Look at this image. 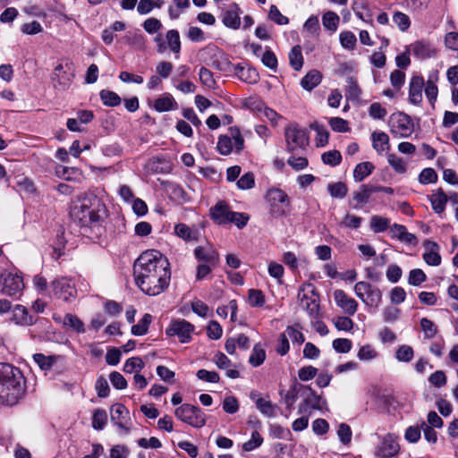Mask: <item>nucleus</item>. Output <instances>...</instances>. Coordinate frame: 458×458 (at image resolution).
Listing matches in <instances>:
<instances>
[{"mask_svg": "<svg viewBox=\"0 0 458 458\" xmlns=\"http://www.w3.org/2000/svg\"><path fill=\"white\" fill-rule=\"evenodd\" d=\"M136 285L149 296L164 293L171 281V265L160 251L148 250L142 252L133 264Z\"/></svg>", "mask_w": 458, "mask_h": 458, "instance_id": "nucleus-1", "label": "nucleus"}, {"mask_svg": "<svg viewBox=\"0 0 458 458\" xmlns=\"http://www.w3.org/2000/svg\"><path fill=\"white\" fill-rule=\"evenodd\" d=\"M106 212L102 199L94 193L87 192L72 201L70 216L85 232L88 229L99 231Z\"/></svg>", "mask_w": 458, "mask_h": 458, "instance_id": "nucleus-2", "label": "nucleus"}, {"mask_svg": "<svg viewBox=\"0 0 458 458\" xmlns=\"http://www.w3.org/2000/svg\"><path fill=\"white\" fill-rule=\"evenodd\" d=\"M26 393V379L21 370L9 363H0V403L13 406Z\"/></svg>", "mask_w": 458, "mask_h": 458, "instance_id": "nucleus-3", "label": "nucleus"}, {"mask_svg": "<svg viewBox=\"0 0 458 458\" xmlns=\"http://www.w3.org/2000/svg\"><path fill=\"white\" fill-rule=\"evenodd\" d=\"M297 298L301 308L308 313L311 320L320 318L319 296L311 283H304L300 286Z\"/></svg>", "mask_w": 458, "mask_h": 458, "instance_id": "nucleus-4", "label": "nucleus"}, {"mask_svg": "<svg viewBox=\"0 0 458 458\" xmlns=\"http://www.w3.org/2000/svg\"><path fill=\"white\" fill-rule=\"evenodd\" d=\"M286 149L291 154H301L309 145V134L305 128L291 123L284 128Z\"/></svg>", "mask_w": 458, "mask_h": 458, "instance_id": "nucleus-5", "label": "nucleus"}, {"mask_svg": "<svg viewBox=\"0 0 458 458\" xmlns=\"http://www.w3.org/2000/svg\"><path fill=\"white\" fill-rule=\"evenodd\" d=\"M302 401L299 404L298 412L300 414H310L312 411H328L327 403L321 395H318L310 386H304Z\"/></svg>", "mask_w": 458, "mask_h": 458, "instance_id": "nucleus-6", "label": "nucleus"}, {"mask_svg": "<svg viewBox=\"0 0 458 458\" xmlns=\"http://www.w3.org/2000/svg\"><path fill=\"white\" fill-rule=\"evenodd\" d=\"M23 288L22 277L18 273L10 271L0 273V289L2 293L11 297H17L21 295Z\"/></svg>", "mask_w": 458, "mask_h": 458, "instance_id": "nucleus-7", "label": "nucleus"}, {"mask_svg": "<svg viewBox=\"0 0 458 458\" xmlns=\"http://www.w3.org/2000/svg\"><path fill=\"white\" fill-rule=\"evenodd\" d=\"M389 125L391 133L399 138L410 137L414 131L411 117L403 113L393 114L390 116Z\"/></svg>", "mask_w": 458, "mask_h": 458, "instance_id": "nucleus-8", "label": "nucleus"}, {"mask_svg": "<svg viewBox=\"0 0 458 458\" xmlns=\"http://www.w3.org/2000/svg\"><path fill=\"white\" fill-rule=\"evenodd\" d=\"M175 416L182 421L196 428L205 425V417L201 410L191 404H183L175 410Z\"/></svg>", "mask_w": 458, "mask_h": 458, "instance_id": "nucleus-9", "label": "nucleus"}, {"mask_svg": "<svg viewBox=\"0 0 458 458\" xmlns=\"http://www.w3.org/2000/svg\"><path fill=\"white\" fill-rule=\"evenodd\" d=\"M51 287L54 295L64 301H72L76 297L75 285L66 277L56 278L52 282Z\"/></svg>", "mask_w": 458, "mask_h": 458, "instance_id": "nucleus-10", "label": "nucleus"}, {"mask_svg": "<svg viewBox=\"0 0 458 458\" xmlns=\"http://www.w3.org/2000/svg\"><path fill=\"white\" fill-rule=\"evenodd\" d=\"M267 199L270 203V212L277 216H284V207L290 204L287 194L280 189H271L267 193Z\"/></svg>", "mask_w": 458, "mask_h": 458, "instance_id": "nucleus-11", "label": "nucleus"}, {"mask_svg": "<svg viewBox=\"0 0 458 458\" xmlns=\"http://www.w3.org/2000/svg\"><path fill=\"white\" fill-rule=\"evenodd\" d=\"M194 327L184 319L174 320L166 329V334L176 335L181 343H189L191 340V334Z\"/></svg>", "mask_w": 458, "mask_h": 458, "instance_id": "nucleus-12", "label": "nucleus"}, {"mask_svg": "<svg viewBox=\"0 0 458 458\" xmlns=\"http://www.w3.org/2000/svg\"><path fill=\"white\" fill-rule=\"evenodd\" d=\"M111 421L115 424L120 431L127 434L130 431V413L129 410L121 403H115L110 410Z\"/></svg>", "mask_w": 458, "mask_h": 458, "instance_id": "nucleus-13", "label": "nucleus"}, {"mask_svg": "<svg viewBox=\"0 0 458 458\" xmlns=\"http://www.w3.org/2000/svg\"><path fill=\"white\" fill-rule=\"evenodd\" d=\"M400 451V445L397 437L394 435H386L380 445L378 446L376 454L380 458H389L395 456Z\"/></svg>", "mask_w": 458, "mask_h": 458, "instance_id": "nucleus-14", "label": "nucleus"}, {"mask_svg": "<svg viewBox=\"0 0 458 458\" xmlns=\"http://www.w3.org/2000/svg\"><path fill=\"white\" fill-rule=\"evenodd\" d=\"M334 300L335 304L349 316H352L356 313L358 302L353 298L348 296L344 290H335Z\"/></svg>", "mask_w": 458, "mask_h": 458, "instance_id": "nucleus-15", "label": "nucleus"}, {"mask_svg": "<svg viewBox=\"0 0 458 458\" xmlns=\"http://www.w3.org/2000/svg\"><path fill=\"white\" fill-rule=\"evenodd\" d=\"M250 398L255 402L257 409L265 416L274 418L276 416L277 406L273 404L269 399L260 397L257 391L250 394Z\"/></svg>", "mask_w": 458, "mask_h": 458, "instance_id": "nucleus-16", "label": "nucleus"}, {"mask_svg": "<svg viewBox=\"0 0 458 458\" xmlns=\"http://www.w3.org/2000/svg\"><path fill=\"white\" fill-rule=\"evenodd\" d=\"M423 245L425 248V251L423 253L424 261L429 266H439L442 260L439 254V245L429 240H426Z\"/></svg>", "mask_w": 458, "mask_h": 458, "instance_id": "nucleus-17", "label": "nucleus"}, {"mask_svg": "<svg viewBox=\"0 0 458 458\" xmlns=\"http://www.w3.org/2000/svg\"><path fill=\"white\" fill-rule=\"evenodd\" d=\"M211 219L216 225H225L229 222V207L225 200L218 201L209 210Z\"/></svg>", "mask_w": 458, "mask_h": 458, "instance_id": "nucleus-18", "label": "nucleus"}, {"mask_svg": "<svg viewBox=\"0 0 458 458\" xmlns=\"http://www.w3.org/2000/svg\"><path fill=\"white\" fill-rule=\"evenodd\" d=\"M425 86L424 79L420 76H413L409 86V100L414 105L422 101V89Z\"/></svg>", "mask_w": 458, "mask_h": 458, "instance_id": "nucleus-19", "label": "nucleus"}, {"mask_svg": "<svg viewBox=\"0 0 458 458\" xmlns=\"http://www.w3.org/2000/svg\"><path fill=\"white\" fill-rule=\"evenodd\" d=\"M11 319L17 325L30 326L34 323V318L29 314L27 309L22 305H15L12 310Z\"/></svg>", "mask_w": 458, "mask_h": 458, "instance_id": "nucleus-20", "label": "nucleus"}, {"mask_svg": "<svg viewBox=\"0 0 458 458\" xmlns=\"http://www.w3.org/2000/svg\"><path fill=\"white\" fill-rule=\"evenodd\" d=\"M195 256L199 261L216 265L218 261V254L212 247H198L195 249Z\"/></svg>", "mask_w": 458, "mask_h": 458, "instance_id": "nucleus-21", "label": "nucleus"}, {"mask_svg": "<svg viewBox=\"0 0 458 458\" xmlns=\"http://www.w3.org/2000/svg\"><path fill=\"white\" fill-rule=\"evenodd\" d=\"M428 199L431 203L432 209L436 213L441 214L445 211V205L448 201V196L444 192V191L441 188L434 191L428 197Z\"/></svg>", "mask_w": 458, "mask_h": 458, "instance_id": "nucleus-22", "label": "nucleus"}, {"mask_svg": "<svg viewBox=\"0 0 458 458\" xmlns=\"http://www.w3.org/2000/svg\"><path fill=\"white\" fill-rule=\"evenodd\" d=\"M413 55L420 58H430L436 55V50L432 45L425 41H416L411 45Z\"/></svg>", "mask_w": 458, "mask_h": 458, "instance_id": "nucleus-23", "label": "nucleus"}, {"mask_svg": "<svg viewBox=\"0 0 458 458\" xmlns=\"http://www.w3.org/2000/svg\"><path fill=\"white\" fill-rule=\"evenodd\" d=\"M53 318L55 321H62L64 327L72 328L77 333H84L85 331L83 322L76 315L68 313L63 319L61 316L56 315H54Z\"/></svg>", "mask_w": 458, "mask_h": 458, "instance_id": "nucleus-24", "label": "nucleus"}, {"mask_svg": "<svg viewBox=\"0 0 458 458\" xmlns=\"http://www.w3.org/2000/svg\"><path fill=\"white\" fill-rule=\"evenodd\" d=\"M234 75L241 81L250 84L256 83L259 78V73L255 69L241 65H236L234 67Z\"/></svg>", "mask_w": 458, "mask_h": 458, "instance_id": "nucleus-25", "label": "nucleus"}, {"mask_svg": "<svg viewBox=\"0 0 458 458\" xmlns=\"http://www.w3.org/2000/svg\"><path fill=\"white\" fill-rule=\"evenodd\" d=\"M154 108L157 112H167L177 108V102L169 93H164L155 100Z\"/></svg>", "mask_w": 458, "mask_h": 458, "instance_id": "nucleus-26", "label": "nucleus"}, {"mask_svg": "<svg viewBox=\"0 0 458 458\" xmlns=\"http://www.w3.org/2000/svg\"><path fill=\"white\" fill-rule=\"evenodd\" d=\"M166 50L170 49L175 55V59L179 58L181 51L180 34L176 30H170L165 33Z\"/></svg>", "mask_w": 458, "mask_h": 458, "instance_id": "nucleus-27", "label": "nucleus"}, {"mask_svg": "<svg viewBox=\"0 0 458 458\" xmlns=\"http://www.w3.org/2000/svg\"><path fill=\"white\" fill-rule=\"evenodd\" d=\"M301 387H304V385H301L299 383L293 384L289 388V390L286 392V394L284 397V402L286 408L288 409L289 411H291V410L293 408V405H294L295 402L297 401V399L299 397L301 398V396H302L303 389H301Z\"/></svg>", "mask_w": 458, "mask_h": 458, "instance_id": "nucleus-28", "label": "nucleus"}, {"mask_svg": "<svg viewBox=\"0 0 458 458\" xmlns=\"http://www.w3.org/2000/svg\"><path fill=\"white\" fill-rule=\"evenodd\" d=\"M373 148L378 153L382 154L384 151L388 150L389 137L386 132H373L371 135Z\"/></svg>", "mask_w": 458, "mask_h": 458, "instance_id": "nucleus-29", "label": "nucleus"}, {"mask_svg": "<svg viewBox=\"0 0 458 458\" xmlns=\"http://www.w3.org/2000/svg\"><path fill=\"white\" fill-rule=\"evenodd\" d=\"M321 81L322 74L317 70H311L301 79V85L304 89L311 91Z\"/></svg>", "mask_w": 458, "mask_h": 458, "instance_id": "nucleus-30", "label": "nucleus"}, {"mask_svg": "<svg viewBox=\"0 0 458 458\" xmlns=\"http://www.w3.org/2000/svg\"><path fill=\"white\" fill-rule=\"evenodd\" d=\"M373 193H375L374 185L362 184L360 186L358 191L353 192V199L356 201L357 205L366 204L369 202V199Z\"/></svg>", "mask_w": 458, "mask_h": 458, "instance_id": "nucleus-31", "label": "nucleus"}, {"mask_svg": "<svg viewBox=\"0 0 458 458\" xmlns=\"http://www.w3.org/2000/svg\"><path fill=\"white\" fill-rule=\"evenodd\" d=\"M289 64L294 71H301L303 66L304 58L301 47L299 45L294 46L288 54Z\"/></svg>", "mask_w": 458, "mask_h": 458, "instance_id": "nucleus-32", "label": "nucleus"}, {"mask_svg": "<svg viewBox=\"0 0 458 458\" xmlns=\"http://www.w3.org/2000/svg\"><path fill=\"white\" fill-rule=\"evenodd\" d=\"M375 166L371 162L365 161L358 164L353 171V179L355 182H361L369 176L374 170Z\"/></svg>", "mask_w": 458, "mask_h": 458, "instance_id": "nucleus-33", "label": "nucleus"}, {"mask_svg": "<svg viewBox=\"0 0 458 458\" xmlns=\"http://www.w3.org/2000/svg\"><path fill=\"white\" fill-rule=\"evenodd\" d=\"M244 148V139L238 127H231V152L240 153Z\"/></svg>", "mask_w": 458, "mask_h": 458, "instance_id": "nucleus-34", "label": "nucleus"}, {"mask_svg": "<svg viewBox=\"0 0 458 458\" xmlns=\"http://www.w3.org/2000/svg\"><path fill=\"white\" fill-rule=\"evenodd\" d=\"M339 21V16L332 11L325 13L322 17V24L324 28L332 32H335L337 30Z\"/></svg>", "mask_w": 458, "mask_h": 458, "instance_id": "nucleus-35", "label": "nucleus"}, {"mask_svg": "<svg viewBox=\"0 0 458 458\" xmlns=\"http://www.w3.org/2000/svg\"><path fill=\"white\" fill-rule=\"evenodd\" d=\"M99 95L103 104L106 106H117L122 102L117 93L108 89H102Z\"/></svg>", "mask_w": 458, "mask_h": 458, "instance_id": "nucleus-36", "label": "nucleus"}, {"mask_svg": "<svg viewBox=\"0 0 458 458\" xmlns=\"http://www.w3.org/2000/svg\"><path fill=\"white\" fill-rule=\"evenodd\" d=\"M377 287L373 286L368 282L360 281L355 284L354 285V293L359 299L362 301H365V298L370 294V293L377 290Z\"/></svg>", "mask_w": 458, "mask_h": 458, "instance_id": "nucleus-37", "label": "nucleus"}, {"mask_svg": "<svg viewBox=\"0 0 458 458\" xmlns=\"http://www.w3.org/2000/svg\"><path fill=\"white\" fill-rule=\"evenodd\" d=\"M390 227V219L380 216L370 218V228L374 233H383Z\"/></svg>", "mask_w": 458, "mask_h": 458, "instance_id": "nucleus-38", "label": "nucleus"}, {"mask_svg": "<svg viewBox=\"0 0 458 458\" xmlns=\"http://www.w3.org/2000/svg\"><path fill=\"white\" fill-rule=\"evenodd\" d=\"M152 317L146 313L141 319L131 327V334L134 335H144L147 334L148 327L151 323Z\"/></svg>", "mask_w": 458, "mask_h": 458, "instance_id": "nucleus-39", "label": "nucleus"}, {"mask_svg": "<svg viewBox=\"0 0 458 458\" xmlns=\"http://www.w3.org/2000/svg\"><path fill=\"white\" fill-rule=\"evenodd\" d=\"M414 356V351L411 346L403 344L395 352V359L400 362H410Z\"/></svg>", "mask_w": 458, "mask_h": 458, "instance_id": "nucleus-40", "label": "nucleus"}, {"mask_svg": "<svg viewBox=\"0 0 458 458\" xmlns=\"http://www.w3.org/2000/svg\"><path fill=\"white\" fill-rule=\"evenodd\" d=\"M420 327L426 339H432L437 334V325L427 318L420 319Z\"/></svg>", "mask_w": 458, "mask_h": 458, "instance_id": "nucleus-41", "label": "nucleus"}, {"mask_svg": "<svg viewBox=\"0 0 458 458\" xmlns=\"http://www.w3.org/2000/svg\"><path fill=\"white\" fill-rule=\"evenodd\" d=\"M144 362L140 357H132L126 360L123 365V371L125 373H138L144 368Z\"/></svg>", "mask_w": 458, "mask_h": 458, "instance_id": "nucleus-42", "label": "nucleus"}, {"mask_svg": "<svg viewBox=\"0 0 458 458\" xmlns=\"http://www.w3.org/2000/svg\"><path fill=\"white\" fill-rule=\"evenodd\" d=\"M266 359V352L265 350L259 345L256 344L252 350V352L249 358V362L253 367H258L261 365Z\"/></svg>", "mask_w": 458, "mask_h": 458, "instance_id": "nucleus-43", "label": "nucleus"}, {"mask_svg": "<svg viewBox=\"0 0 458 458\" xmlns=\"http://www.w3.org/2000/svg\"><path fill=\"white\" fill-rule=\"evenodd\" d=\"M168 195L171 199L174 200H185L186 199V193L182 186L176 183L169 182L166 184L165 188Z\"/></svg>", "mask_w": 458, "mask_h": 458, "instance_id": "nucleus-44", "label": "nucleus"}, {"mask_svg": "<svg viewBox=\"0 0 458 458\" xmlns=\"http://www.w3.org/2000/svg\"><path fill=\"white\" fill-rule=\"evenodd\" d=\"M52 79L54 81H57L59 85H61L64 89L68 87L71 84V78L69 75L64 72V66L62 64H58L53 72Z\"/></svg>", "mask_w": 458, "mask_h": 458, "instance_id": "nucleus-45", "label": "nucleus"}, {"mask_svg": "<svg viewBox=\"0 0 458 458\" xmlns=\"http://www.w3.org/2000/svg\"><path fill=\"white\" fill-rule=\"evenodd\" d=\"M321 159L325 165L336 166L342 161V155L338 150H329L322 154Z\"/></svg>", "mask_w": 458, "mask_h": 458, "instance_id": "nucleus-46", "label": "nucleus"}, {"mask_svg": "<svg viewBox=\"0 0 458 458\" xmlns=\"http://www.w3.org/2000/svg\"><path fill=\"white\" fill-rule=\"evenodd\" d=\"M327 191L331 197L343 199L346 196L348 189L344 182H338L328 184Z\"/></svg>", "mask_w": 458, "mask_h": 458, "instance_id": "nucleus-47", "label": "nucleus"}, {"mask_svg": "<svg viewBox=\"0 0 458 458\" xmlns=\"http://www.w3.org/2000/svg\"><path fill=\"white\" fill-rule=\"evenodd\" d=\"M107 422V415L105 410L97 409L92 417V427L97 430H101Z\"/></svg>", "mask_w": 458, "mask_h": 458, "instance_id": "nucleus-48", "label": "nucleus"}, {"mask_svg": "<svg viewBox=\"0 0 458 458\" xmlns=\"http://www.w3.org/2000/svg\"><path fill=\"white\" fill-rule=\"evenodd\" d=\"M243 106L254 113H260L266 106L260 98L257 97H250L243 100Z\"/></svg>", "mask_w": 458, "mask_h": 458, "instance_id": "nucleus-49", "label": "nucleus"}, {"mask_svg": "<svg viewBox=\"0 0 458 458\" xmlns=\"http://www.w3.org/2000/svg\"><path fill=\"white\" fill-rule=\"evenodd\" d=\"M388 164L398 174H404L406 172V164L403 159L395 154H389L387 156Z\"/></svg>", "mask_w": 458, "mask_h": 458, "instance_id": "nucleus-50", "label": "nucleus"}, {"mask_svg": "<svg viewBox=\"0 0 458 458\" xmlns=\"http://www.w3.org/2000/svg\"><path fill=\"white\" fill-rule=\"evenodd\" d=\"M332 346L338 353H347L352 350V343L348 338H336L333 341Z\"/></svg>", "mask_w": 458, "mask_h": 458, "instance_id": "nucleus-51", "label": "nucleus"}, {"mask_svg": "<svg viewBox=\"0 0 458 458\" xmlns=\"http://www.w3.org/2000/svg\"><path fill=\"white\" fill-rule=\"evenodd\" d=\"M437 181V174L433 168H424L419 174V182L421 184L435 183Z\"/></svg>", "mask_w": 458, "mask_h": 458, "instance_id": "nucleus-52", "label": "nucleus"}, {"mask_svg": "<svg viewBox=\"0 0 458 458\" xmlns=\"http://www.w3.org/2000/svg\"><path fill=\"white\" fill-rule=\"evenodd\" d=\"M427 279L426 274L420 268L411 269L409 273L408 283L411 285L419 286Z\"/></svg>", "mask_w": 458, "mask_h": 458, "instance_id": "nucleus-53", "label": "nucleus"}, {"mask_svg": "<svg viewBox=\"0 0 458 458\" xmlns=\"http://www.w3.org/2000/svg\"><path fill=\"white\" fill-rule=\"evenodd\" d=\"M33 360L42 370H48L55 362L53 356H46L42 353L34 354Z\"/></svg>", "mask_w": 458, "mask_h": 458, "instance_id": "nucleus-54", "label": "nucleus"}, {"mask_svg": "<svg viewBox=\"0 0 458 458\" xmlns=\"http://www.w3.org/2000/svg\"><path fill=\"white\" fill-rule=\"evenodd\" d=\"M303 30L311 36H318L320 30L319 21L317 16H310L303 25Z\"/></svg>", "mask_w": 458, "mask_h": 458, "instance_id": "nucleus-55", "label": "nucleus"}, {"mask_svg": "<svg viewBox=\"0 0 458 458\" xmlns=\"http://www.w3.org/2000/svg\"><path fill=\"white\" fill-rule=\"evenodd\" d=\"M337 436L343 445H349L352 436L350 426L345 423H341L337 428Z\"/></svg>", "mask_w": 458, "mask_h": 458, "instance_id": "nucleus-56", "label": "nucleus"}, {"mask_svg": "<svg viewBox=\"0 0 458 458\" xmlns=\"http://www.w3.org/2000/svg\"><path fill=\"white\" fill-rule=\"evenodd\" d=\"M297 154H292L287 159V164L295 171L306 168L309 165L308 159L304 157H296Z\"/></svg>", "mask_w": 458, "mask_h": 458, "instance_id": "nucleus-57", "label": "nucleus"}, {"mask_svg": "<svg viewBox=\"0 0 458 458\" xmlns=\"http://www.w3.org/2000/svg\"><path fill=\"white\" fill-rule=\"evenodd\" d=\"M339 38L342 47L346 49H353L356 46V36L351 31L341 32Z\"/></svg>", "mask_w": 458, "mask_h": 458, "instance_id": "nucleus-58", "label": "nucleus"}, {"mask_svg": "<svg viewBox=\"0 0 458 458\" xmlns=\"http://www.w3.org/2000/svg\"><path fill=\"white\" fill-rule=\"evenodd\" d=\"M347 89L346 93L348 98L352 99H358L361 94V90L357 83V81L353 77L347 78Z\"/></svg>", "mask_w": 458, "mask_h": 458, "instance_id": "nucleus-59", "label": "nucleus"}, {"mask_svg": "<svg viewBox=\"0 0 458 458\" xmlns=\"http://www.w3.org/2000/svg\"><path fill=\"white\" fill-rule=\"evenodd\" d=\"M249 220L250 216L247 213L231 211V224L235 225L239 229L245 227Z\"/></svg>", "mask_w": 458, "mask_h": 458, "instance_id": "nucleus-60", "label": "nucleus"}, {"mask_svg": "<svg viewBox=\"0 0 458 458\" xmlns=\"http://www.w3.org/2000/svg\"><path fill=\"white\" fill-rule=\"evenodd\" d=\"M268 18L279 25H286L289 23V19L283 15L276 5H271L268 13Z\"/></svg>", "mask_w": 458, "mask_h": 458, "instance_id": "nucleus-61", "label": "nucleus"}, {"mask_svg": "<svg viewBox=\"0 0 458 458\" xmlns=\"http://www.w3.org/2000/svg\"><path fill=\"white\" fill-rule=\"evenodd\" d=\"M238 189L249 190L255 185L254 174L250 172L244 174L236 182Z\"/></svg>", "mask_w": 458, "mask_h": 458, "instance_id": "nucleus-62", "label": "nucleus"}, {"mask_svg": "<svg viewBox=\"0 0 458 458\" xmlns=\"http://www.w3.org/2000/svg\"><path fill=\"white\" fill-rule=\"evenodd\" d=\"M402 275V268L396 264L389 265L386 272L387 280L393 284L397 283L401 279Z\"/></svg>", "mask_w": 458, "mask_h": 458, "instance_id": "nucleus-63", "label": "nucleus"}, {"mask_svg": "<svg viewBox=\"0 0 458 458\" xmlns=\"http://www.w3.org/2000/svg\"><path fill=\"white\" fill-rule=\"evenodd\" d=\"M377 356V351L369 344L361 346L357 353V357L360 360H370L375 359Z\"/></svg>", "mask_w": 458, "mask_h": 458, "instance_id": "nucleus-64", "label": "nucleus"}]
</instances>
